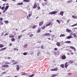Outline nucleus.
<instances>
[{
    "instance_id": "obj_28",
    "label": "nucleus",
    "mask_w": 77,
    "mask_h": 77,
    "mask_svg": "<svg viewBox=\"0 0 77 77\" xmlns=\"http://www.w3.org/2000/svg\"><path fill=\"white\" fill-rule=\"evenodd\" d=\"M77 26V23H75V24H74L73 25H72L71 26V27H74V26Z\"/></svg>"
},
{
    "instance_id": "obj_11",
    "label": "nucleus",
    "mask_w": 77,
    "mask_h": 77,
    "mask_svg": "<svg viewBox=\"0 0 77 77\" xmlns=\"http://www.w3.org/2000/svg\"><path fill=\"white\" fill-rule=\"evenodd\" d=\"M37 27H38V25H33L32 26V29H36Z\"/></svg>"
},
{
    "instance_id": "obj_22",
    "label": "nucleus",
    "mask_w": 77,
    "mask_h": 77,
    "mask_svg": "<svg viewBox=\"0 0 77 77\" xmlns=\"http://www.w3.org/2000/svg\"><path fill=\"white\" fill-rule=\"evenodd\" d=\"M60 67H61V68H64V67H65V65L63 64H62L60 66Z\"/></svg>"
},
{
    "instance_id": "obj_58",
    "label": "nucleus",
    "mask_w": 77,
    "mask_h": 77,
    "mask_svg": "<svg viewBox=\"0 0 77 77\" xmlns=\"http://www.w3.org/2000/svg\"><path fill=\"white\" fill-rule=\"evenodd\" d=\"M7 10H5H5L3 11V13H5V11H6Z\"/></svg>"
},
{
    "instance_id": "obj_37",
    "label": "nucleus",
    "mask_w": 77,
    "mask_h": 77,
    "mask_svg": "<svg viewBox=\"0 0 77 77\" xmlns=\"http://www.w3.org/2000/svg\"><path fill=\"white\" fill-rule=\"evenodd\" d=\"M21 36H22V35H19L18 36V39H20L21 38Z\"/></svg>"
},
{
    "instance_id": "obj_60",
    "label": "nucleus",
    "mask_w": 77,
    "mask_h": 77,
    "mask_svg": "<svg viewBox=\"0 0 77 77\" xmlns=\"http://www.w3.org/2000/svg\"><path fill=\"white\" fill-rule=\"evenodd\" d=\"M72 73H69L68 74H69V75H71V74H72Z\"/></svg>"
},
{
    "instance_id": "obj_9",
    "label": "nucleus",
    "mask_w": 77,
    "mask_h": 77,
    "mask_svg": "<svg viewBox=\"0 0 77 77\" xmlns=\"http://www.w3.org/2000/svg\"><path fill=\"white\" fill-rule=\"evenodd\" d=\"M56 45L58 47H60V43L59 42H57L56 43Z\"/></svg>"
},
{
    "instance_id": "obj_51",
    "label": "nucleus",
    "mask_w": 77,
    "mask_h": 77,
    "mask_svg": "<svg viewBox=\"0 0 77 77\" xmlns=\"http://www.w3.org/2000/svg\"><path fill=\"white\" fill-rule=\"evenodd\" d=\"M25 30H26V29H25L23 30L22 31V32L23 33V32H24Z\"/></svg>"
},
{
    "instance_id": "obj_15",
    "label": "nucleus",
    "mask_w": 77,
    "mask_h": 77,
    "mask_svg": "<svg viewBox=\"0 0 77 77\" xmlns=\"http://www.w3.org/2000/svg\"><path fill=\"white\" fill-rule=\"evenodd\" d=\"M71 30L69 29L68 28L66 29V32H68L69 33V32H71Z\"/></svg>"
},
{
    "instance_id": "obj_59",
    "label": "nucleus",
    "mask_w": 77,
    "mask_h": 77,
    "mask_svg": "<svg viewBox=\"0 0 77 77\" xmlns=\"http://www.w3.org/2000/svg\"><path fill=\"white\" fill-rule=\"evenodd\" d=\"M6 72H3L2 73V74H6Z\"/></svg>"
},
{
    "instance_id": "obj_19",
    "label": "nucleus",
    "mask_w": 77,
    "mask_h": 77,
    "mask_svg": "<svg viewBox=\"0 0 77 77\" xmlns=\"http://www.w3.org/2000/svg\"><path fill=\"white\" fill-rule=\"evenodd\" d=\"M9 5H7L6 6L5 8V10H6L7 11L8 10V9L9 8Z\"/></svg>"
},
{
    "instance_id": "obj_24",
    "label": "nucleus",
    "mask_w": 77,
    "mask_h": 77,
    "mask_svg": "<svg viewBox=\"0 0 77 77\" xmlns=\"http://www.w3.org/2000/svg\"><path fill=\"white\" fill-rule=\"evenodd\" d=\"M72 17L74 18V19H77V16H75L74 15L72 16Z\"/></svg>"
},
{
    "instance_id": "obj_34",
    "label": "nucleus",
    "mask_w": 77,
    "mask_h": 77,
    "mask_svg": "<svg viewBox=\"0 0 77 77\" xmlns=\"http://www.w3.org/2000/svg\"><path fill=\"white\" fill-rule=\"evenodd\" d=\"M14 50H17V51H18L19 50L18 49L15 48H14Z\"/></svg>"
},
{
    "instance_id": "obj_45",
    "label": "nucleus",
    "mask_w": 77,
    "mask_h": 77,
    "mask_svg": "<svg viewBox=\"0 0 77 77\" xmlns=\"http://www.w3.org/2000/svg\"><path fill=\"white\" fill-rule=\"evenodd\" d=\"M23 55L26 56V55H27V53L25 52L23 53Z\"/></svg>"
},
{
    "instance_id": "obj_39",
    "label": "nucleus",
    "mask_w": 77,
    "mask_h": 77,
    "mask_svg": "<svg viewBox=\"0 0 77 77\" xmlns=\"http://www.w3.org/2000/svg\"><path fill=\"white\" fill-rule=\"evenodd\" d=\"M5 23H6V24H8V23H9V22L7 20L5 21Z\"/></svg>"
},
{
    "instance_id": "obj_42",
    "label": "nucleus",
    "mask_w": 77,
    "mask_h": 77,
    "mask_svg": "<svg viewBox=\"0 0 77 77\" xmlns=\"http://www.w3.org/2000/svg\"><path fill=\"white\" fill-rule=\"evenodd\" d=\"M5 6H3L2 8V10H4V9H5Z\"/></svg>"
},
{
    "instance_id": "obj_4",
    "label": "nucleus",
    "mask_w": 77,
    "mask_h": 77,
    "mask_svg": "<svg viewBox=\"0 0 77 77\" xmlns=\"http://www.w3.org/2000/svg\"><path fill=\"white\" fill-rule=\"evenodd\" d=\"M44 24V21H42L41 22H40L39 23V26H42V24Z\"/></svg>"
},
{
    "instance_id": "obj_54",
    "label": "nucleus",
    "mask_w": 77,
    "mask_h": 77,
    "mask_svg": "<svg viewBox=\"0 0 77 77\" xmlns=\"http://www.w3.org/2000/svg\"><path fill=\"white\" fill-rule=\"evenodd\" d=\"M52 23V22H50L49 24H48L49 26H50V24H51V23Z\"/></svg>"
},
{
    "instance_id": "obj_18",
    "label": "nucleus",
    "mask_w": 77,
    "mask_h": 77,
    "mask_svg": "<svg viewBox=\"0 0 77 77\" xmlns=\"http://www.w3.org/2000/svg\"><path fill=\"white\" fill-rule=\"evenodd\" d=\"M46 28V26H44L41 28V29H42V30H44V29H45V28Z\"/></svg>"
},
{
    "instance_id": "obj_5",
    "label": "nucleus",
    "mask_w": 77,
    "mask_h": 77,
    "mask_svg": "<svg viewBox=\"0 0 77 77\" xmlns=\"http://www.w3.org/2000/svg\"><path fill=\"white\" fill-rule=\"evenodd\" d=\"M7 48H1L0 49V51H4L5 50H6Z\"/></svg>"
},
{
    "instance_id": "obj_32",
    "label": "nucleus",
    "mask_w": 77,
    "mask_h": 77,
    "mask_svg": "<svg viewBox=\"0 0 77 77\" xmlns=\"http://www.w3.org/2000/svg\"><path fill=\"white\" fill-rule=\"evenodd\" d=\"M46 33V36H50V35H51L50 33Z\"/></svg>"
},
{
    "instance_id": "obj_17",
    "label": "nucleus",
    "mask_w": 77,
    "mask_h": 77,
    "mask_svg": "<svg viewBox=\"0 0 77 77\" xmlns=\"http://www.w3.org/2000/svg\"><path fill=\"white\" fill-rule=\"evenodd\" d=\"M70 38H72V36H69L66 37V39H69Z\"/></svg>"
},
{
    "instance_id": "obj_62",
    "label": "nucleus",
    "mask_w": 77,
    "mask_h": 77,
    "mask_svg": "<svg viewBox=\"0 0 77 77\" xmlns=\"http://www.w3.org/2000/svg\"><path fill=\"white\" fill-rule=\"evenodd\" d=\"M67 54L68 55H70V54H69V52L67 53Z\"/></svg>"
},
{
    "instance_id": "obj_56",
    "label": "nucleus",
    "mask_w": 77,
    "mask_h": 77,
    "mask_svg": "<svg viewBox=\"0 0 77 77\" xmlns=\"http://www.w3.org/2000/svg\"><path fill=\"white\" fill-rule=\"evenodd\" d=\"M12 35H10V36H9V38H12Z\"/></svg>"
},
{
    "instance_id": "obj_27",
    "label": "nucleus",
    "mask_w": 77,
    "mask_h": 77,
    "mask_svg": "<svg viewBox=\"0 0 77 77\" xmlns=\"http://www.w3.org/2000/svg\"><path fill=\"white\" fill-rule=\"evenodd\" d=\"M5 65H9V64H11V63L9 62H7L5 63Z\"/></svg>"
},
{
    "instance_id": "obj_30",
    "label": "nucleus",
    "mask_w": 77,
    "mask_h": 77,
    "mask_svg": "<svg viewBox=\"0 0 77 77\" xmlns=\"http://www.w3.org/2000/svg\"><path fill=\"white\" fill-rule=\"evenodd\" d=\"M33 76H34V74H32L31 75H29V76H28V77H33Z\"/></svg>"
},
{
    "instance_id": "obj_2",
    "label": "nucleus",
    "mask_w": 77,
    "mask_h": 77,
    "mask_svg": "<svg viewBox=\"0 0 77 77\" xmlns=\"http://www.w3.org/2000/svg\"><path fill=\"white\" fill-rule=\"evenodd\" d=\"M51 71H57L58 70V68L57 67H55V69H51Z\"/></svg>"
},
{
    "instance_id": "obj_6",
    "label": "nucleus",
    "mask_w": 77,
    "mask_h": 77,
    "mask_svg": "<svg viewBox=\"0 0 77 77\" xmlns=\"http://www.w3.org/2000/svg\"><path fill=\"white\" fill-rule=\"evenodd\" d=\"M37 7V4H36L35 3L34 5L32 7V8L33 9H35Z\"/></svg>"
},
{
    "instance_id": "obj_3",
    "label": "nucleus",
    "mask_w": 77,
    "mask_h": 77,
    "mask_svg": "<svg viewBox=\"0 0 77 77\" xmlns=\"http://www.w3.org/2000/svg\"><path fill=\"white\" fill-rule=\"evenodd\" d=\"M70 48H71L72 50H74L75 51H76V49H75L74 47H73L72 46H70Z\"/></svg>"
},
{
    "instance_id": "obj_20",
    "label": "nucleus",
    "mask_w": 77,
    "mask_h": 77,
    "mask_svg": "<svg viewBox=\"0 0 77 77\" xmlns=\"http://www.w3.org/2000/svg\"><path fill=\"white\" fill-rule=\"evenodd\" d=\"M42 6H46V5H47V3L46 2H44L42 4Z\"/></svg>"
},
{
    "instance_id": "obj_52",
    "label": "nucleus",
    "mask_w": 77,
    "mask_h": 77,
    "mask_svg": "<svg viewBox=\"0 0 77 77\" xmlns=\"http://www.w3.org/2000/svg\"><path fill=\"white\" fill-rule=\"evenodd\" d=\"M30 33H32V32H29V33H28L27 34V35H30Z\"/></svg>"
},
{
    "instance_id": "obj_36",
    "label": "nucleus",
    "mask_w": 77,
    "mask_h": 77,
    "mask_svg": "<svg viewBox=\"0 0 77 77\" xmlns=\"http://www.w3.org/2000/svg\"><path fill=\"white\" fill-rule=\"evenodd\" d=\"M62 36H65V35H64V34H61L60 36V37H62Z\"/></svg>"
},
{
    "instance_id": "obj_55",
    "label": "nucleus",
    "mask_w": 77,
    "mask_h": 77,
    "mask_svg": "<svg viewBox=\"0 0 77 77\" xmlns=\"http://www.w3.org/2000/svg\"><path fill=\"white\" fill-rule=\"evenodd\" d=\"M69 21H70V19L67 20V23H68V22H69Z\"/></svg>"
},
{
    "instance_id": "obj_35",
    "label": "nucleus",
    "mask_w": 77,
    "mask_h": 77,
    "mask_svg": "<svg viewBox=\"0 0 77 77\" xmlns=\"http://www.w3.org/2000/svg\"><path fill=\"white\" fill-rule=\"evenodd\" d=\"M41 32V29H39V30H38L37 31V32L39 33V32Z\"/></svg>"
},
{
    "instance_id": "obj_43",
    "label": "nucleus",
    "mask_w": 77,
    "mask_h": 77,
    "mask_svg": "<svg viewBox=\"0 0 77 77\" xmlns=\"http://www.w3.org/2000/svg\"><path fill=\"white\" fill-rule=\"evenodd\" d=\"M43 36H47L46 33H45V34H43Z\"/></svg>"
},
{
    "instance_id": "obj_49",
    "label": "nucleus",
    "mask_w": 77,
    "mask_h": 77,
    "mask_svg": "<svg viewBox=\"0 0 77 77\" xmlns=\"http://www.w3.org/2000/svg\"><path fill=\"white\" fill-rule=\"evenodd\" d=\"M0 21H2V20H3V18L1 17L0 18Z\"/></svg>"
},
{
    "instance_id": "obj_41",
    "label": "nucleus",
    "mask_w": 77,
    "mask_h": 77,
    "mask_svg": "<svg viewBox=\"0 0 77 77\" xmlns=\"http://www.w3.org/2000/svg\"><path fill=\"white\" fill-rule=\"evenodd\" d=\"M57 22L59 23V24L60 23V22L59 21V20H57Z\"/></svg>"
},
{
    "instance_id": "obj_46",
    "label": "nucleus",
    "mask_w": 77,
    "mask_h": 77,
    "mask_svg": "<svg viewBox=\"0 0 77 77\" xmlns=\"http://www.w3.org/2000/svg\"><path fill=\"white\" fill-rule=\"evenodd\" d=\"M8 35V34L7 33H6L4 35V36H6V35Z\"/></svg>"
},
{
    "instance_id": "obj_31",
    "label": "nucleus",
    "mask_w": 77,
    "mask_h": 77,
    "mask_svg": "<svg viewBox=\"0 0 77 77\" xmlns=\"http://www.w3.org/2000/svg\"><path fill=\"white\" fill-rule=\"evenodd\" d=\"M32 15V12H30L28 16L29 17H31V16Z\"/></svg>"
},
{
    "instance_id": "obj_63",
    "label": "nucleus",
    "mask_w": 77,
    "mask_h": 77,
    "mask_svg": "<svg viewBox=\"0 0 77 77\" xmlns=\"http://www.w3.org/2000/svg\"><path fill=\"white\" fill-rule=\"evenodd\" d=\"M8 59H11V57H8Z\"/></svg>"
},
{
    "instance_id": "obj_14",
    "label": "nucleus",
    "mask_w": 77,
    "mask_h": 77,
    "mask_svg": "<svg viewBox=\"0 0 77 77\" xmlns=\"http://www.w3.org/2000/svg\"><path fill=\"white\" fill-rule=\"evenodd\" d=\"M69 52H70V53L71 55H73V54H74V53L73 52H72V50H69Z\"/></svg>"
},
{
    "instance_id": "obj_57",
    "label": "nucleus",
    "mask_w": 77,
    "mask_h": 77,
    "mask_svg": "<svg viewBox=\"0 0 77 77\" xmlns=\"http://www.w3.org/2000/svg\"><path fill=\"white\" fill-rule=\"evenodd\" d=\"M26 2H30V1L29 0H26Z\"/></svg>"
},
{
    "instance_id": "obj_38",
    "label": "nucleus",
    "mask_w": 77,
    "mask_h": 77,
    "mask_svg": "<svg viewBox=\"0 0 77 77\" xmlns=\"http://www.w3.org/2000/svg\"><path fill=\"white\" fill-rule=\"evenodd\" d=\"M73 36H74V37H75V38L77 37V35L75 33H74L73 34Z\"/></svg>"
},
{
    "instance_id": "obj_40",
    "label": "nucleus",
    "mask_w": 77,
    "mask_h": 77,
    "mask_svg": "<svg viewBox=\"0 0 77 77\" xmlns=\"http://www.w3.org/2000/svg\"><path fill=\"white\" fill-rule=\"evenodd\" d=\"M29 37H32L33 36V34H31L29 36Z\"/></svg>"
},
{
    "instance_id": "obj_64",
    "label": "nucleus",
    "mask_w": 77,
    "mask_h": 77,
    "mask_svg": "<svg viewBox=\"0 0 77 77\" xmlns=\"http://www.w3.org/2000/svg\"><path fill=\"white\" fill-rule=\"evenodd\" d=\"M46 26H47H47H49V25H48V24H47L46 25Z\"/></svg>"
},
{
    "instance_id": "obj_61",
    "label": "nucleus",
    "mask_w": 77,
    "mask_h": 77,
    "mask_svg": "<svg viewBox=\"0 0 77 77\" xmlns=\"http://www.w3.org/2000/svg\"><path fill=\"white\" fill-rule=\"evenodd\" d=\"M2 0V1H3V2H6V1H7V0Z\"/></svg>"
},
{
    "instance_id": "obj_10",
    "label": "nucleus",
    "mask_w": 77,
    "mask_h": 77,
    "mask_svg": "<svg viewBox=\"0 0 77 77\" xmlns=\"http://www.w3.org/2000/svg\"><path fill=\"white\" fill-rule=\"evenodd\" d=\"M16 69L17 71H18L19 69H20V67H19V65H17V66Z\"/></svg>"
},
{
    "instance_id": "obj_12",
    "label": "nucleus",
    "mask_w": 77,
    "mask_h": 77,
    "mask_svg": "<svg viewBox=\"0 0 77 77\" xmlns=\"http://www.w3.org/2000/svg\"><path fill=\"white\" fill-rule=\"evenodd\" d=\"M9 66L8 65H2V67H6V68H8Z\"/></svg>"
},
{
    "instance_id": "obj_50",
    "label": "nucleus",
    "mask_w": 77,
    "mask_h": 77,
    "mask_svg": "<svg viewBox=\"0 0 77 77\" xmlns=\"http://www.w3.org/2000/svg\"><path fill=\"white\" fill-rule=\"evenodd\" d=\"M15 62V60H12L11 62L14 63V62Z\"/></svg>"
},
{
    "instance_id": "obj_44",
    "label": "nucleus",
    "mask_w": 77,
    "mask_h": 77,
    "mask_svg": "<svg viewBox=\"0 0 77 77\" xmlns=\"http://www.w3.org/2000/svg\"><path fill=\"white\" fill-rule=\"evenodd\" d=\"M54 50L55 51H57V50H58V49L57 48H54Z\"/></svg>"
},
{
    "instance_id": "obj_48",
    "label": "nucleus",
    "mask_w": 77,
    "mask_h": 77,
    "mask_svg": "<svg viewBox=\"0 0 77 77\" xmlns=\"http://www.w3.org/2000/svg\"><path fill=\"white\" fill-rule=\"evenodd\" d=\"M16 63H17V62H16L15 63H13L12 65H15Z\"/></svg>"
},
{
    "instance_id": "obj_26",
    "label": "nucleus",
    "mask_w": 77,
    "mask_h": 77,
    "mask_svg": "<svg viewBox=\"0 0 77 77\" xmlns=\"http://www.w3.org/2000/svg\"><path fill=\"white\" fill-rule=\"evenodd\" d=\"M15 39L14 38H13L11 39V41L12 42H14L15 41Z\"/></svg>"
},
{
    "instance_id": "obj_7",
    "label": "nucleus",
    "mask_w": 77,
    "mask_h": 77,
    "mask_svg": "<svg viewBox=\"0 0 77 77\" xmlns=\"http://www.w3.org/2000/svg\"><path fill=\"white\" fill-rule=\"evenodd\" d=\"M65 68H67V67L68 66V65H69L68 64V62H66V63H65Z\"/></svg>"
},
{
    "instance_id": "obj_47",
    "label": "nucleus",
    "mask_w": 77,
    "mask_h": 77,
    "mask_svg": "<svg viewBox=\"0 0 77 77\" xmlns=\"http://www.w3.org/2000/svg\"><path fill=\"white\" fill-rule=\"evenodd\" d=\"M0 23H0L1 25H3V22L2 23V22L1 21H0Z\"/></svg>"
},
{
    "instance_id": "obj_33",
    "label": "nucleus",
    "mask_w": 77,
    "mask_h": 77,
    "mask_svg": "<svg viewBox=\"0 0 77 77\" xmlns=\"http://www.w3.org/2000/svg\"><path fill=\"white\" fill-rule=\"evenodd\" d=\"M23 5V2H22L21 3H18L17 4V5Z\"/></svg>"
},
{
    "instance_id": "obj_25",
    "label": "nucleus",
    "mask_w": 77,
    "mask_h": 77,
    "mask_svg": "<svg viewBox=\"0 0 77 77\" xmlns=\"http://www.w3.org/2000/svg\"><path fill=\"white\" fill-rule=\"evenodd\" d=\"M65 43H67V44H70L71 42L70 41H67L65 42Z\"/></svg>"
},
{
    "instance_id": "obj_16",
    "label": "nucleus",
    "mask_w": 77,
    "mask_h": 77,
    "mask_svg": "<svg viewBox=\"0 0 77 77\" xmlns=\"http://www.w3.org/2000/svg\"><path fill=\"white\" fill-rule=\"evenodd\" d=\"M69 63L70 64H72V63H74V61L72 60H71L70 61H69Z\"/></svg>"
},
{
    "instance_id": "obj_29",
    "label": "nucleus",
    "mask_w": 77,
    "mask_h": 77,
    "mask_svg": "<svg viewBox=\"0 0 77 77\" xmlns=\"http://www.w3.org/2000/svg\"><path fill=\"white\" fill-rule=\"evenodd\" d=\"M3 45L2 44H0V48H2L3 47Z\"/></svg>"
},
{
    "instance_id": "obj_21",
    "label": "nucleus",
    "mask_w": 77,
    "mask_h": 77,
    "mask_svg": "<svg viewBox=\"0 0 77 77\" xmlns=\"http://www.w3.org/2000/svg\"><path fill=\"white\" fill-rule=\"evenodd\" d=\"M57 74H54L52 75H51V77H56V76H57Z\"/></svg>"
},
{
    "instance_id": "obj_13",
    "label": "nucleus",
    "mask_w": 77,
    "mask_h": 77,
    "mask_svg": "<svg viewBox=\"0 0 77 77\" xmlns=\"http://www.w3.org/2000/svg\"><path fill=\"white\" fill-rule=\"evenodd\" d=\"M63 14H64L63 11H61L60 12V14L61 15V16H63Z\"/></svg>"
},
{
    "instance_id": "obj_1",
    "label": "nucleus",
    "mask_w": 77,
    "mask_h": 77,
    "mask_svg": "<svg viewBox=\"0 0 77 77\" xmlns=\"http://www.w3.org/2000/svg\"><path fill=\"white\" fill-rule=\"evenodd\" d=\"M57 13V11H52L51 12H50L49 13V14H50L51 15H53L54 14H56Z\"/></svg>"
},
{
    "instance_id": "obj_23",
    "label": "nucleus",
    "mask_w": 77,
    "mask_h": 77,
    "mask_svg": "<svg viewBox=\"0 0 77 77\" xmlns=\"http://www.w3.org/2000/svg\"><path fill=\"white\" fill-rule=\"evenodd\" d=\"M38 7H37V9L38 10H39L41 9V8H40V6H39V3H38Z\"/></svg>"
},
{
    "instance_id": "obj_53",
    "label": "nucleus",
    "mask_w": 77,
    "mask_h": 77,
    "mask_svg": "<svg viewBox=\"0 0 77 77\" xmlns=\"http://www.w3.org/2000/svg\"><path fill=\"white\" fill-rule=\"evenodd\" d=\"M12 45V43H10L9 45V46H11Z\"/></svg>"
},
{
    "instance_id": "obj_8",
    "label": "nucleus",
    "mask_w": 77,
    "mask_h": 77,
    "mask_svg": "<svg viewBox=\"0 0 77 77\" xmlns=\"http://www.w3.org/2000/svg\"><path fill=\"white\" fill-rule=\"evenodd\" d=\"M66 58L65 55H63L61 57V58L62 59H65Z\"/></svg>"
}]
</instances>
